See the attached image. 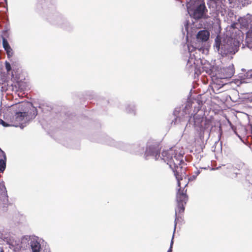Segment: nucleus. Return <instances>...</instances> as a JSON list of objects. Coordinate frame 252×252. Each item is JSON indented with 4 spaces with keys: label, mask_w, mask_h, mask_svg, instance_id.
<instances>
[{
    "label": "nucleus",
    "mask_w": 252,
    "mask_h": 252,
    "mask_svg": "<svg viewBox=\"0 0 252 252\" xmlns=\"http://www.w3.org/2000/svg\"><path fill=\"white\" fill-rule=\"evenodd\" d=\"M210 33L206 30H202L199 31L196 35L198 40H200L202 42H205L208 40L209 38Z\"/></svg>",
    "instance_id": "obj_6"
},
{
    "label": "nucleus",
    "mask_w": 252,
    "mask_h": 252,
    "mask_svg": "<svg viewBox=\"0 0 252 252\" xmlns=\"http://www.w3.org/2000/svg\"><path fill=\"white\" fill-rule=\"evenodd\" d=\"M31 247L32 252H40L41 249V245L40 243L37 241H32L31 242Z\"/></svg>",
    "instance_id": "obj_7"
},
{
    "label": "nucleus",
    "mask_w": 252,
    "mask_h": 252,
    "mask_svg": "<svg viewBox=\"0 0 252 252\" xmlns=\"http://www.w3.org/2000/svg\"><path fill=\"white\" fill-rule=\"evenodd\" d=\"M0 124L4 127L13 126L12 122H10V121L9 122V123H7L1 119H0Z\"/></svg>",
    "instance_id": "obj_12"
},
{
    "label": "nucleus",
    "mask_w": 252,
    "mask_h": 252,
    "mask_svg": "<svg viewBox=\"0 0 252 252\" xmlns=\"http://www.w3.org/2000/svg\"><path fill=\"white\" fill-rule=\"evenodd\" d=\"M6 157L5 153L0 148V158H4Z\"/></svg>",
    "instance_id": "obj_15"
},
{
    "label": "nucleus",
    "mask_w": 252,
    "mask_h": 252,
    "mask_svg": "<svg viewBox=\"0 0 252 252\" xmlns=\"http://www.w3.org/2000/svg\"><path fill=\"white\" fill-rule=\"evenodd\" d=\"M239 22L242 27L246 28L248 27L249 23L246 18H241L240 19H239Z\"/></svg>",
    "instance_id": "obj_10"
},
{
    "label": "nucleus",
    "mask_w": 252,
    "mask_h": 252,
    "mask_svg": "<svg viewBox=\"0 0 252 252\" xmlns=\"http://www.w3.org/2000/svg\"><path fill=\"white\" fill-rule=\"evenodd\" d=\"M11 79L12 80L13 79V80H15V79L14 77V75L13 73L12 74V75H11Z\"/></svg>",
    "instance_id": "obj_20"
},
{
    "label": "nucleus",
    "mask_w": 252,
    "mask_h": 252,
    "mask_svg": "<svg viewBox=\"0 0 252 252\" xmlns=\"http://www.w3.org/2000/svg\"><path fill=\"white\" fill-rule=\"evenodd\" d=\"M28 105L27 102H21L13 106L16 107L19 111L16 112L15 116L10 119V122H12L13 126H21L25 121V119H27L29 113Z\"/></svg>",
    "instance_id": "obj_2"
},
{
    "label": "nucleus",
    "mask_w": 252,
    "mask_h": 252,
    "mask_svg": "<svg viewBox=\"0 0 252 252\" xmlns=\"http://www.w3.org/2000/svg\"><path fill=\"white\" fill-rule=\"evenodd\" d=\"M3 197H4V198L6 199V201H8V196L7 195H5L4 194Z\"/></svg>",
    "instance_id": "obj_19"
},
{
    "label": "nucleus",
    "mask_w": 252,
    "mask_h": 252,
    "mask_svg": "<svg viewBox=\"0 0 252 252\" xmlns=\"http://www.w3.org/2000/svg\"><path fill=\"white\" fill-rule=\"evenodd\" d=\"M182 158L183 157L180 155H177L176 151L172 149L162 151L161 157V158L166 162L172 169L178 181V185L180 187L176 193V197L177 206L175 209V227L177 224V216L184 213L185 205L189 199L187 194V189H186L188 184H186L183 188L181 187L180 181L183 180L184 172L182 166V164L184 163Z\"/></svg>",
    "instance_id": "obj_1"
},
{
    "label": "nucleus",
    "mask_w": 252,
    "mask_h": 252,
    "mask_svg": "<svg viewBox=\"0 0 252 252\" xmlns=\"http://www.w3.org/2000/svg\"><path fill=\"white\" fill-rule=\"evenodd\" d=\"M220 79L230 78L234 73V69L232 66L220 68Z\"/></svg>",
    "instance_id": "obj_4"
},
{
    "label": "nucleus",
    "mask_w": 252,
    "mask_h": 252,
    "mask_svg": "<svg viewBox=\"0 0 252 252\" xmlns=\"http://www.w3.org/2000/svg\"><path fill=\"white\" fill-rule=\"evenodd\" d=\"M43 252H50V251L48 249H45Z\"/></svg>",
    "instance_id": "obj_18"
},
{
    "label": "nucleus",
    "mask_w": 252,
    "mask_h": 252,
    "mask_svg": "<svg viewBox=\"0 0 252 252\" xmlns=\"http://www.w3.org/2000/svg\"><path fill=\"white\" fill-rule=\"evenodd\" d=\"M145 155L146 157L148 156H153L155 158V159H158L159 157V151L158 147L156 146H150L147 148Z\"/></svg>",
    "instance_id": "obj_5"
},
{
    "label": "nucleus",
    "mask_w": 252,
    "mask_h": 252,
    "mask_svg": "<svg viewBox=\"0 0 252 252\" xmlns=\"http://www.w3.org/2000/svg\"><path fill=\"white\" fill-rule=\"evenodd\" d=\"M5 50L6 52V54H7V57L8 58H10V57H11L12 56L13 52H12V50L11 48H10L9 49H7Z\"/></svg>",
    "instance_id": "obj_13"
},
{
    "label": "nucleus",
    "mask_w": 252,
    "mask_h": 252,
    "mask_svg": "<svg viewBox=\"0 0 252 252\" xmlns=\"http://www.w3.org/2000/svg\"><path fill=\"white\" fill-rule=\"evenodd\" d=\"M2 33H3V35L1 36V37H2V45H3V47L4 48V50H6V49H9L10 47L7 39H6V38L4 37H8V32L6 31H4L2 32Z\"/></svg>",
    "instance_id": "obj_8"
},
{
    "label": "nucleus",
    "mask_w": 252,
    "mask_h": 252,
    "mask_svg": "<svg viewBox=\"0 0 252 252\" xmlns=\"http://www.w3.org/2000/svg\"><path fill=\"white\" fill-rule=\"evenodd\" d=\"M6 0H0V7H4Z\"/></svg>",
    "instance_id": "obj_17"
},
{
    "label": "nucleus",
    "mask_w": 252,
    "mask_h": 252,
    "mask_svg": "<svg viewBox=\"0 0 252 252\" xmlns=\"http://www.w3.org/2000/svg\"><path fill=\"white\" fill-rule=\"evenodd\" d=\"M6 157L4 158H0V172H2L6 167Z\"/></svg>",
    "instance_id": "obj_9"
},
{
    "label": "nucleus",
    "mask_w": 252,
    "mask_h": 252,
    "mask_svg": "<svg viewBox=\"0 0 252 252\" xmlns=\"http://www.w3.org/2000/svg\"><path fill=\"white\" fill-rule=\"evenodd\" d=\"M5 68L7 72H9V71L11 70V65L10 63H9L7 62H5Z\"/></svg>",
    "instance_id": "obj_14"
},
{
    "label": "nucleus",
    "mask_w": 252,
    "mask_h": 252,
    "mask_svg": "<svg viewBox=\"0 0 252 252\" xmlns=\"http://www.w3.org/2000/svg\"><path fill=\"white\" fill-rule=\"evenodd\" d=\"M196 49H198L199 51H201L202 50V48H198L196 47V46H194V45H188V50L189 52L190 53H191L195 51Z\"/></svg>",
    "instance_id": "obj_11"
},
{
    "label": "nucleus",
    "mask_w": 252,
    "mask_h": 252,
    "mask_svg": "<svg viewBox=\"0 0 252 252\" xmlns=\"http://www.w3.org/2000/svg\"><path fill=\"white\" fill-rule=\"evenodd\" d=\"M192 122L194 127L201 131L212 126V120L207 118L202 112H198L193 115Z\"/></svg>",
    "instance_id": "obj_3"
},
{
    "label": "nucleus",
    "mask_w": 252,
    "mask_h": 252,
    "mask_svg": "<svg viewBox=\"0 0 252 252\" xmlns=\"http://www.w3.org/2000/svg\"><path fill=\"white\" fill-rule=\"evenodd\" d=\"M173 245V237L172 238V239L171 240L170 248L168 250L167 252H172Z\"/></svg>",
    "instance_id": "obj_16"
}]
</instances>
